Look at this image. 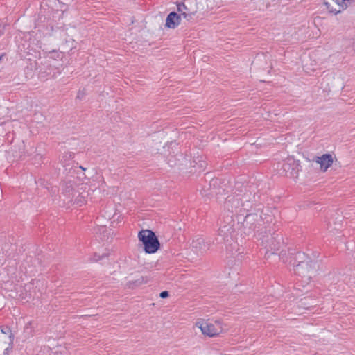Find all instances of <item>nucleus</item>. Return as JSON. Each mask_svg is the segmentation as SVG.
<instances>
[{
	"instance_id": "9b49d317",
	"label": "nucleus",
	"mask_w": 355,
	"mask_h": 355,
	"mask_svg": "<svg viewBox=\"0 0 355 355\" xmlns=\"http://www.w3.org/2000/svg\"><path fill=\"white\" fill-rule=\"evenodd\" d=\"M300 167V163L298 161L295 160L293 157H288L284 162L282 165V168L284 171L286 173H290V174L293 176L295 175Z\"/></svg>"
},
{
	"instance_id": "4468645a",
	"label": "nucleus",
	"mask_w": 355,
	"mask_h": 355,
	"mask_svg": "<svg viewBox=\"0 0 355 355\" xmlns=\"http://www.w3.org/2000/svg\"><path fill=\"white\" fill-rule=\"evenodd\" d=\"M148 282V278L147 277L140 276L135 280L129 281L127 283V286L129 288H135L138 287L144 284H146Z\"/></svg>"
},
{
	"instance_id": "6e6552de",
	"label": "nucleus",
	"mask_w": 355,
	"mask_h": 355,
	"mask_svg": "<svg viewBox=\"0 0 355 355\" xmlns=\"http://www.w3.org/2000/svg\"><path fill=\"white\" fill-rule=\"evenodd\" d=\"M226 206L227 209L231 208V211H235L239 214L240 216H243L245 211H248V207L249 205H245L244 203H241V199L239 198H234L232 200H228L226 202Z\"/></svg>"
},
{
	"instance_id": "ddd939ff",
	"label": "nucleus",
	"mask_w": 355,
	"mask_h": 355,
	"mask_svg": "<svg viewBox=\"0 0 355 355\" xmlns=\"http://www.w3.org/2000/svg\"><path fill=\"white\" fill-rule=\"evenodd\" d=\"M180 23V15L175 12H171L166 17V26L170 28H175Z\"/></svg>"
},
{
	"instance_id": "39448f33",
	"label": "nucleus",
	"mask_w": 355,
	"mask_h": 355,
	"mask_svg": "<svg viewBox=\"0 0 355 355\" xmlns=\"http://www.w3.org/2000/svg\"><path fill=\"white\" fill-rule=\"evenodd\" d=\"M355 3V0H324L327 9L331 13L338 14Z\"/></svg>"
},
{
	"instance_id": "423d86ee",
	"label": "nucleus",
	"mask_w": 355,
	"mask_h": 355,
	"mask_svg": "<svg viewBox=\"0 0 355 355\" xmlns=\"http://www.w3.org/2000/svg\"><path fill=\"white\" fill-rule=\"evenodd\" d=\"M227 224L221 225L218 230V237L216 238L218 242H228L232 237L234 234V224L231 218H227Z\"/></svg>"
},
{
	"instance_id": "6ab92c4d",
	"label": "nucleus",
	"mask_w": 355,
	"mask_h": 355,
	"mask_svg": "<svg viewBox=\"0 0 355 355\" xmlns=\"http://www.w3.org/2000/svg\"><path fill=\"white\" fill-rule=\"evenodd\" d=\"M84 96V92H78V95H77V98H79V99H82Z\"/></svg>"
},
{
	"instance_id": "9d476101",
	"label": "nucleus",
	"mask_w": 355,
	"mask_h": 355,
	"mask_svg": "<svg viewBox=\"0 0 355 355\" xmlns=\"http://www.w3.org/2000/svg\"><path fill=\"white\" fill-rule=\"evenodd\" d=\"M209 243L203 238H196L193 239L191 243V249L197 254H203L209 249Z\"/></svg>"
},
{
	"instance_id": "7ed1b4c3",
	"label": "nucleus",
	"mask_w": 355,
	"mask_h": 355,
	"mask_svg": "<svg viewBox=\"0 0 355 355\" xmlns=\"http://www.w3.org/2000/svg\"><path fill=\"white\" fill-rule=\"evenodd\" d=\"M195 326L200 329L203 335L209 337L217 336L223 331V324L218 320L211 322L204 319H199Z\"/></svg>"
},
{
	"instance_id": "2eb2a0df",
	"label": "nucleus",
	"mask_w": 355,
	"mask_h": 355,
	"mask_svg": "<svg viewBox=\"0 0 355 355\" xmlns=\"http://www.w3.org/2000/svg\"><path fill=\"white\" fill-rule=\"evenodd\" d=\"M196 10H199L202 11L203 12H207L209 11L207 0H198L196 3Z\"/></svg>"
},
{
	"instance_id": "f257e3e1",
	"label": "nucleus",
	"mask_w": 355,
	"mask_h": 355,
	"mask_svg": "<svg viewBox=\"0 0 355 355\" xmlns=\"http://www.w3.org/2000/svg\"><path fill=\"white\" fill-rule=\"evenodd\" d=\"M296 259L298 263L294 264L295 272L310 280L318 266L317 261H311L309 257L300 252L297 254Z\"/></svg>"
},
{
	"instance_id": "dca6fc26",
	"label": "nucleus",
	"mask_w": 355,
	"mask_h": 355,
	"mask_svg": "<svg viewBox=\"0 0 355 355\" xmlns=\"http://www.w3.org/2000/svg\"><path fill=\"white\" fill-rule=\"evenodd\" d=\"M308 301H310V300L308 298H304V300H302L300 306L304 307V309H308V306L311 305Z\"/></svg>"
},
{
	"instance_id": "a211bd4d",
	"label": "nucleus",
	"mask_w": 355,
	"mask_h": 355,
	"mask_svg": "<svg viewBox=\"0 0 355 355\" xmlns=\"http://www.w3.org/2000/svg\"><path fill=\"white\" fill-rule=\"evenodd\" d=\"M160 297L162 298H166L168 296V291H162L161 293H160Z\"/></svg>"
},
{
	"instance_id": "0eeeda50",
	"label": "nucleus",
	"mask_w": 355,
	"mask_h": 355,
	"mask_svg": "<svg viewBox=\"0 0 355 355\" xmlns=\"http://www.w3.org/2000/svg\"><path fill=\"white\" fill-rule=\"evenodd\" d=\"M262 211L248 214L243 220V226L245 228L254 230L257 225H260L262 222Z\"/></svg>"
},
{
	"instance_id": "20e7f679",
	"label": "nucleus",
	"mask_w": 355,
	"mask_h": 355,
	"mask_svg": "<svg viewBox=\"0 0 355 355\" xmlns=\"http://www.w3.org/2000/svg\"><path fill=\"white\" fill-rule=\"evenodd\" d=\"M13 343V334L8 327L0 330V355H8Z\"/></svg>"
},
{
	"instance_id": "aec40b11",
	"label": "nucleus",
	"mask_w": 355,
	"mask_h": 355,
	"mask_svg": "<svg viewBox=\"0 0 355 355\" xmlns=\"http://www.w3.org/2000/svg\"><path fill=\"white\" fill-rule=\"evenodd\" d=\"M65 156L69 158H72L73 155L71 153H67Z\"/></svg>"
},
{
	"instance_id": "1a4fd4ad",
	"label": "nucleus",
	"mask_w": 355,
	"mask_h": 355,
	"mask_svg": "<svg viewBox=\"0 0 355 355\" xmlns=\"http://www.w3.org/2000/svg\"><path fill=\"white\" fill-rule=\"evenodd\" d=\"M335 159L332 155L327 153L320 157H315L313 161L320 165L322 171L325 172L331 166Z\"/></svg>"
},
{
	"instance_id": "f8f14e48",
	"label": "nucleus",
	"mask_w": 355,
	"mask_h": 355,
	"mask_svg": "<svg viewBox=\"0 0 355 355\" xmlns=\"http://www.w3.org/2000/svg\"><path fill=\"white\" fill-rule=\"evenodd\" d=\"M177 9L178 12H180V15L182 16L187 21L192 19L194 15L197 12L196 10L188 8L183 3H178Z\"/></svg>"
},
{
	"instance_id": "412c9836",
	"label": "nucleus",
	"mask_w": 355,
	"mask_h": 355,
	"mask_svg": "<svg viewBox=\"0 0 355 355\" xmlns=\"http://www.w3.org/2000/svg\"><path fill=\"white\" fill-rule=\"evenodd\" d=\"M80 168L82 170H83V171H85V168H83V167H82V166H80Z\"/></svg>"
},
{
	"instance_id": "f03ea898",
	"label": "nucleus",
	"mask_w": 355,
	"mask_h": 355,
	"mask_svg": "<svg viewBox=\"0 0 355 355\" xmlns=\"http://www.w3.org/2000/svg\"><path fill=\"white\" fill-rule=\"evenodd\" d=\"M139 240L144 246L146 253L153 254L159 248V242L155 233L150 230H142L138 234Z\"/></svg>"
},
{
	"instance_id": "f3484780",
	"label": "nucleus",
	"mask_w": 355,
	"mask_h": 355,
	"mask_svg": "<svg viewBox=\"0 0 355 355\" xmlns=\"http://www.w3.org/2000/svg\"><path fill=\"white\" fill-rule=\"evenodd\" d=\"M105 257V254L100 256V255H97L96 254H95L94 257L92 258V261H98L99 260L102 259L103 257Z\"/></svg>"
}]
</instances>
